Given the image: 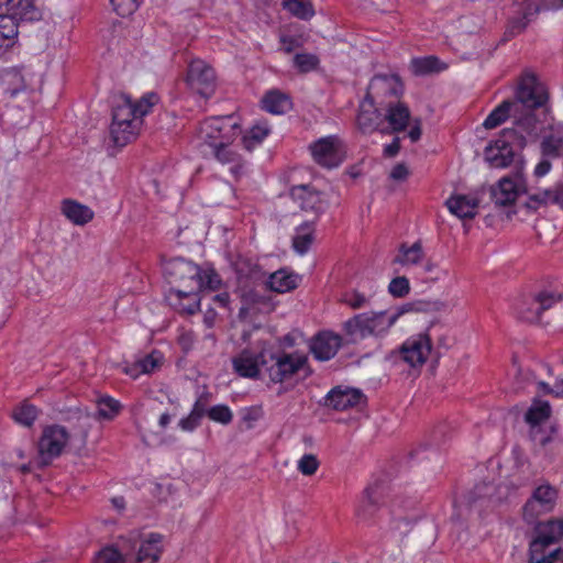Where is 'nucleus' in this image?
<instances>
[{
    "instance_id": "1",
    "label": "nucleus",
    "mask_w": 563,
    "mask_h": 563,
    "mask_svg": "<svg viewBox=\"0 0 563 563\" xmlns=\"http://www.w3.org/2000/svg\"><path fill=\"white\" fill-rule=\"evenodd\" d=\"M165 273L173 285L170 291H175L177 297L189 295L190 302L187 307L189 311L196 305L195 292L207 289L217 290L222 283L219 274L213 268L202 269L200 266L184 258L170 261L165 267Z\"/></svg>"
},
{
    "instance_id": "2",
    "label": "nucleus",
    "mask_w": 563,
    "mask_h": 563,
    "mask_svg": "<svg viewBox=\"0 0 563 563\" xmlns=\"http://www.w3.org/2000/svg\"><path fill=\"white\" fill-rule=\"evenodd\" d=\"M549 95L545 86L533 73L525 71L518 80L515 97L516 117L521 119L525 133L531 135L537 130L538 118L534 111L548 102Z\"/></svg>"
},
{
    "instance_id": "3",
    "label": "nucleus",
    "mask_w": 563,
    "mask_h": 563,
    "mask_svg": "<svg viewBox=\"0 0 563 563\" xmlns=\"http://www.w3.org/2000/svg\"><path fill=\"white\" fill-rule=\"evenodd\" d=\"M401 312L387 311L358 313L345 321L343 328L351 342L386 333Z\"/></svg>"
},
{
    "instance_id": "4",
    "label": "nucleus",
    "mask_w": 563,
    "mask_h": 563,
    "mask_svg": "<svg viewBox=\"0 0 563 563\" xmlns=\"http://www.w3.org/2000/svg\"><path fill=\"white\" fill-rule=\"evenodd\" d=\"M308 355L301 351L285 352L268 350L265 373L273 384H284L308 368Z\"/></svg>"
},
{
    "instance_id": "5",
    "label": "nucleus",
    "mask_w": 563,
    "mask_h": 563,
    "mask_svg": "<svg viewBox=\"0 0 563 563\" xmlns=\"http://www.w3.org/2000/svg\"><path fill=\"white\" fill-rule=\"evenodd\" d=\"M121 548L129 563H157L163 553V536L131 532L122 539Z\"/></svg>"
},
{
    "instance_id": "6",
    "label": "nucleus",
    "mask_w": 563,
    "mask_h": 563,
    "mask_svg": "<svg viewBox=\"0 0 563 563\" xmlns=\"http://www.w3.org/2000/svg\"><path fill=\"white\" fill-rule=\"evenodd\" d=\"M526 133H518L515 129H504L499 137L485 148L486 162L493 168L508 167L515 158L516 152L526 145Z\"/></svg>"
},
{
    "instance_id": "7",
    "label": "nucleus",
    "mask_w": 563,
    "mask_h": 563,
    "mask_svg": "<svg viewBox=\"0 0 563 563\" xmlns=\"http://www.w3.org/2000/svg\"><path fill=\"white\" fill-rule=\"evenodd\" d=\"M239 134L240 124L233 115L206 119L198 131L199 140L210 147L231 143Z\"/></svg>"
},
{
    "instance_id": "8",
    "label": "nucleus",
    "mask_w": 563,
    "mask_h": 563,
    "mask_svg": "<svg viewBox=\"0 0 563 563\" xmlns=\"http://www.w3.org/2000/svg\"><path fill=\"white\" fill-rule=\"evenodd\" d=\"M558 489L549 483H543L534 488L530 498L522 508L526 522L534 523L537 519L551 512L556 504Z\"/></svg>"
},
{
    "instance_id": "9",
    "label": "nucleus",
    "mask_w": 563,
    "mask_h": 563,
    "mask_svg": "<svg viewBox=\"0 0 563 563\" xmlns=\"http://www.w3.org/2000/svg\"><path fill=\"white\" fill-rule=\"evenodd\" d=\"M69 438L67 429L63 426L45 427L37 443L41 464L47 465L53 459L59 456L68 444Z\"/></svg>"
},
{
    "instance_id": "10",
    "label": "nucleus",
    "mask_w": 563,
    "mask_h": 563,
    "mask_svg": "<svg viewBox=\"0 0 563 563\" xmlns=\"http://www.w3.org/2000/svg\"><path fill=\"white\" fill-rule=\"evenodd\" d=\"M186 80L194 91L205 98L211 97L216 91L217 77L214 69L200 58H195L189 63Z\"/></svg>"
},
{
    "instance_id": "11",
    "label": "nucleus",
    "mask_w": 563,
    "mask_h": 563,
    "mask_svg": "<svg viewBox=\"0 0 563 563\" xmlns=\"http://www.w3.org/2000/svg\"><path fill=\"white\" fill-rule=\"evenodd\" d=\"M268 349L263 347L260 351L245 347L234 357H232V367L234 372L244 378L257 379L261 376L262 368L265 371Z\"/></svg>"
},
{
    "instance_id": "12",
    "label": "nucleus",
    "mask_w": 563,
    "mask_h": 563,
    "mask_svg": "<svg viewBox=\"0 0 563 563\" xmlns=\"http://www.w3.org/2000/svg\"><path fill=\"white\" fill-rule=\"evenodd\" d=\"M309 148L314 162L325 168L338 167L344 159L342 143L334 135L319 139Z\"/></svg>"
},
{
    "instance_id": "13",
    "label": "nucleus",
    "mask_w": 563,
    "mask_h": 563,
    "mask_svg": "<svg viewBox=\"0 0 563 563\" xmlns=\"http://www.w3.org/2000/svg\"><path fill=\"white\" fill-rule=\"evenodd\" d=\"M432 344L428 334L419 333L408 338L399 349L400 358L411 367L422 366L430 353Z\"/></svg>"
},
{
    "instance_id": "14",
    "label": "nucleus",
    "mask_w": 563,
    "mask_h": 563,
    "mask_svg": "<svg viewBox=\"0 0 563 563\" xmlns=\"http://www.w3.org/2000/svg\"><path fill=\"white\" fill-rule=\"evenodd\" d=\"M537 537L530 542V553L545 554V548L558 543L563 538V520L550 519L539 522L536 528Z\"/></svg>"
},
{
    "instance_id": "15",
    "label": "nucleus",
    "mask_w": 563,
    "mask_h": 563,
    "mask_svg": "<svg viewBox=\"0 0 563 563\" xmlns=\"http://www.w3.org/2000/svg\"><path fill=\"white\" fill-rule=\"evenodd\" d=\"M522 192H526V187L520 175L516 178L504 177L492 188V199L496 206L506 207L512 205Z\"/></svg>"
},
{
    "instance_id": "16",
    "label": "nucleus",
    "mask_w": 563,
    "mask_h": 563,
    "mask_svg": "<svg viewBox=\"0 0 563 563\" xmlns=\"http://www.w3.org/2000/svg\"><path fill=\"white\" fill-rule=\"evenodd\" d=\"M356 122L362 133L368 134L377 130L385 133V118L369 98L365 97L361 102Z\"/></svg>"
},
{
    "instance_id": "17",
    "label": "nucleus",
    "mask_w": 563,
    "mask_h": 563,
    "mask_svg": "<svg viewBox=\"0 0 563 563\" xmlns=\"http://www.w3.org/2000/svg\"><path fill=\"white\" fill-rule=\"evenodd\" d=\"M292 200L303 211H311L316 214L323 212L325 201L321 194L309 185L295 186L290 190Z\"/></svg>"
},
{
    "instance_id": "18",
    "label": "nucleus",
    "mask_w": 563,
    "mask_h": 563,
    "mask_svg": "<svg viewBox=\"0 0 563 563\" xmlns=\"http://www.w3.org/2000/svg\"><path fill=\"white\" fill-rule=\"evenodd\" d=\"M401 91L402 85L397 76L377 75L371 80L365 97L376 101L387 96L397 98Z\"/></svg>"
},
{
    "instance_id": "19",
    "label": "nucleus",
    "mask_w": 563,
    "mask_h": 563,
    "mask_svg": "<svg viewBox=\"0 0 563 563\" xmlns=\"http://www.w3.org/2000/svg\"><path fill=\"white\" fill-rule=\"evenodd\" d=\"M342 339L331 331L318 333L310 343V351L319 361L331 360L339 351Z\"/></svg>"
},
{
    "instance_id": "20",
    "label": "nucleus",
    "mask_w": 563,
    "mask_h": 563,
    "mask_svg": "<svg viewBox=\"0 0 563 563\" xmlns=\"http://www.w3.org/2000/svg\"><path fill=\"white\" fill-rule=\"evenodd\" d=\"M509 118L512 119L515 125L512 129L517 130L518 133H525V125L521 119L516 117L515 104L511 99L504 100L497 106L485 119L483 126L487 130L495 129Z\"/></svg>"
},
{
    "instance_id": "21",
    "label": "nucleus",
    "mask_w": 563,
    "mask_h": 563,
    "mask_svg": "<svg viewBox=\"0 0 563 563\" xmlns=\"http://www.w3.org/2000/svg\"><path fill=\"white\" fill-rule=\"evenodd\" d=\"M545 7V0H525L518 10L519 16L509 20L508 32L511 35L521 33L528 23Z\"/></svg>"
},
{
    "instance_id": "22",
    "label": "nucleus",
    "mask_w": 563,
    "mask_h": 563,
    "mask_svg": "<svg viewBox=\"0 0 563 563\" xmlns=\"http://www.w3.org/2000/svg\"><path fill=\"white\" fill-rule=\"evenodd\" d=\"M365 402V396L355 388H334L327 396V405L334 410H347Z\"/></svg>"
},
{
    "instance_id": "23",
    "label": "nucleus",
    "mask_w": 563,
    "mask_h": 563,
    "mask_svg": "<svg viewBox=\"0 0 563 563\" xmlns=\"http://www.w3.org/2000/svg\"><path fill=\"white\" fill-rule=\"evenodd\" d=\"M540 148L542 155L545 157H563V122H558L549 126V133L543 136Z\"/></svg>"
},
{
    "instance_id": "24",
    "label": "nucleus",
    "mask_w": 563,
    "mask_h": 563,
    "mask_svg": "<svg viewBox=\"0 0 563 563\" xmlns=\"http://www.w3.org/2000/svg\"><path fill=\"white\" fill-rule=\"evenodd\" d=\"M478 205V199L470 195H453L445 202L450 212L460 219H473Z\"/></svg>"
},
{
    "instance_id": "25",
    "label": "nucleus",
    "mask_w": 563,
    "mask_h": 563,
    "mask_svg": "<svg viewBox=\"0 0 563 563\" xmlns=\"http://www.w3.org/2000/svg\"><path fill=\"white\" fill-rule=\"evenodd\" d=\"M556 206L563 209V179L556 181L551 187L533 194L529 197L527 206L537 209L539 206Z\"/></svg>"
},
{
    "instance_id": "26",
    "label": "nucleus",
    "mask_w": 563,
    "mask_h": 563,
    "mask_svg": "<svg viewBox=\"0 0 563 563\" xmlns=\"http://www.w3.org/2000/svg\"><path fill=\"white\" fill-rule=\"evenodd\" d=\"M384 118L385 122L388 123V126L385 128V133L400 132L404 131L408 125L410 120V111L405 103L390 102L386 108Z\"/></svg>"
},
{
    "instance_id": "27",
    "label": "nucleus",
    "mask_w": 563,
    "mask_h": 563,
    "mask_svg": "<svg viewBox=\"0 0 563 563\" xmlns=\"http://www.w3.org/2000/svg\"><path fill=\"white\" fill-rule=\"evenodd\" d=\"M63 216L75 225H85L93 219L95 212L86 205L73 199H64L60 205Z\"/></svg>"
},
{
    "instance_id": "28",
    "label": "nucleus",
    "mask_w": 563,
    "mask_h": 563,
    "mask_svg": "<svg viewBox=\"0 0 563 563\" xmlns=\"http://www.w3.org/2000/svg\"><path fill=\"white\" fill-rule=\"evenodd\" d=\"M141 124V120H134V122H120L112 120L110 125V134L113 143L118 146H124L135 140L139 134Z\"/></svg>"
},
{
    "instance_id": "29",
    "label": "nucleus",
    "mask_w": 563,
    "mask_h": 563,
    "mask_svg": "<svg viewBox=\"0 0 563 563\" xmlns=\"http://www.w3.org/2000/svg\"><path fill=\"white\" fill-rule=\"evenodd\" d=\"M7 12L19 21H38L42 11L35 5L34 0H7Z\"/></svg>"
},
{
    "instance_id": "30",
    "label": "nucleus",
    "mask_w": 563,
    "mask_h": 563,
    "mask_svg": "<svg viewBox=\"0 0 563 563\" xmlns=\"http://www.w3.org/2000/svg\"><path fill=\"white\" fill-rule=\"evenodd\" d=\"M424 257L426 254L423 252L422 243L421 241H417L412 245L402 243L393 262L405 267L420 266L423 263Z\"/></svg>"
},
{
    "instance_id": "31",
    "label": "nucleus",
    "mask_w": 563,
    "mask_h": 563,
    "mask_svg": "<svg viewBox=\"0 0 563 563\" xmlns=\"http://www.w3.org/2000/svg\"><path fill=\"white\" fill-rule=\"evenodd\" d=\"M539 302L534 295L522 297L515 306L517 318L527 323L541 322L543 313L538 309Z\"/></svg>"
},
{
    "instance_id": "32",
    "label": "nucleus",
    "mask_w": 563,
    "mask_h": 563,
    "mask_svg": "<svg viewBox=\"0 0 563 563\" xmlns=\"http://www.w3.org/2000/svg\"><path fill=\"white\" fill-rule=\"evenodd\" d=\"M379 494L376 487H367L364 490L363 499L356 510V516L360 521L371 522L378 510Z\"/></svg>"
},
{
    "instance_id": "33",
    "label": "nucleus",
    "mask_w": 563,
    "mask_h": 563,
    "mask_svg": "<svg viewBox=\"0 0 563 563\" xmlns=\"http://www.w3.org/2000/svg\"><path fill=\"white\" fill-rule=\"evenodd\" d=\"M300 278L297 274L279 269L269 275L267 286L272 291L284 294L298 287Z\"/></svg>"
},
{
    "instance_id": "34",
    "label": "nucleus",
    "mask_w": 563,
    "mask_h": 563,
    "mask_svg": "<svg viewBox=\"0 0 563 563\" xmlns=\"http://www.w3.org/2000/svg\"><path fill=\"white\" fill-rule=\"evenodd\" d=\"M530 438L532 442L541 449H547L552 444L550 451L554 452L562 443V439L556 435V429L549 427L548 429L541 426H532L530 428Z\"/></svg>"
},
{
    "instance_id": "35",
    "label": "nucleus",
    "mask_w": 563,
    "mask_h": 563,
    "mask_svg": "<svg viewBox=\"0 0 563 563\" xmlns=\"http://www.w3.org/2000/svg\"><path fill=\"white\" fill-rule=\"evenodd\" d=\"M230 143H224V145L211 146L213 148L214 156L222 164H231V173L238 177L243 173L244 163L242 162L240 155L234 152L229 146Z\"/></svg>"
},
{
    "instance_id": "36",
    "label": "nucleus",
    "mask_w": 563,
    "mask_h": 563,
    "mask_svg": "<svg viewBox=\"0 0 563 563\" xmlns=\"http://www.w3.org/2000/svg\"><path fill=\"white\" fill-rule=\"evenodd\" d=\"M262 107L269 113L283 114L291 108V102L286 95L273 90L263 97Z\"/></svg>"
},
{
    "instance_id": "37",
    "label": "nucleus",
    "mask_w": 563,
    "mask_h": 563,
    "mask_svg": "<svg viewBox=\"0 0 563 563\" xmlns=\"http://www.w3.org/2000/svg\"><path fill=\"white\" fill-rule=\"evenodd\" d=\"M112 119L113 121L120 122H134V120H140L134 112L133 101L130 97L122 95L115 99L112 109Z\"/></svg>"
},
{
    "instance_id": "38",
    "label": "nucleus",
    "mask_w": 563,
    "mask_h": 563,
    "mask_svg": "<svg viewBox=\"0 0 563 563\" xmlns=\"http://www.w3.org/2000/svg\"><path fill=\"white\" fill-rule=\"evenodd\" d=\"M313 233L314 228L312 222H305L297 228L296 235L292 240V246L297 253L302 255L308 252L314 239Z\"/></svg>"
},
{
    "instance_id": "39",
    "label": "nucleus",
    "mask_w": 563,
    "mask_h": 563,
    "mask_svg": "<svg viewBox=\"0 0 563 563\" xmlns=\"http://www.w3.org/2000/svg\"><path fill=\"white\" fill-rule=\"evenodd\" d=\"M96 404V418L100 420H112L122 409L120 401L107 395L98 397Z\"/></svg>"
},
{
    "instance_id": "40",
    "label": "nucleus",
    "mask_w": 563,
    "mask_h": 563,
    "mask_svg": "<svg viewBox=\"0 0 563 563\" xmlns=\"http://www.w3.org/2000/svg\"><path fill=\"white\" fill-rule=\"evenodd\" d=\"M551 416V406L545 400L536 399L526 413V421L532 426H540Z\"/></svg>"
},
{
    "instance_id": "41",
    "label": "nucleus",
    "mask_w": 563,
    "mask_h": 563,
    "mask_svg": "<svg viewBox=\"0 0 563 563\" xmlns=\"http://www.w3.org/2000/svg\"><path fill=\"white\" fill-rule=\"evenodd\" d=\"M411 69L416 75H427L445 69V65L435 56H427L422 58H413L411 60Z\"/></svg>"
},
{
    "instance_id": "42",
    "label": "nucleus",
    "mask_w": 563,
    "mask_h": 563,
    "mask_svg": "<svg viewBox=\"0 0 563 563\" xmlns=\"http://www.w3.org/2000/svg\"><path fill=\"white\" fill-rule=\"evenodd\" d=\"M37 415V408L32 404L24 401L13 409L11 417L16 423L24 427H31L36 420Z\"/></svg>"
},
{
    "instance_id": "43",
    "label": "nucleus",
    "mask_w": 563,
    "mask_h": 563,
    "mask_svg": "<svg viewBox=\"0 0 563 563\" xmlns=\"http://www.w3.org/2000/svg\"><path fill=\"white\" fill-rule=\"evenodd\" d=\"M282 5L294 16L301 20H308L314 13L309 0H282Z\"/></svg>"
},
{
    "instance_id": "44",
    "label": "nucleus",
    "mask_w": 563,
    "mask_h": 563,
    "mask_svg": "<svg viewBox=\"0 0 563 563\" xmlns=\"http://www.w3.org/2000/svg\"><path fill=\"white\" fill-rule=\"evenodd\" d=\"M18 27V20L14 15L9 14L8 12L5 14H0V38L8 42L2 45L9 46L10 43L16 38L19 34Z\"/></svg>"
},
{
    "instance_id": "45",
    "label": "nucleus",
    "mask_w": 563,
    "mask_h": 563,
    "mask_svg": "<svg viewBox=\"0 0 563 563\" xmlns=\"http://www.w3.org/2000/svg\"><path fill=\"white\" fill-rule=\"evenodd\" d=\"M539 302L538 309L544 314L563 300V294L559 290L544 289L534 294Z\"/></svg>"
},
{
    "instance_id": "46",
    "label": "nucleus",
    "mask_w": 563,
    "mask_h": 563,
    "mask_svg": "<svg viewBox=\"0 0 563 563\" xmlns=\"http://www.w3.org/2000/svg\"><path fill=\"white\" fill-rule=\"evenodd\" d=\"M167 299L172 307L180 313L194 314L199 308V298L198 292H195V302L196 305L190 308V311L187 310L189 306V295H181L179 297L176 296L175 291H169Z\"/></svg>"
},
{
    "instance_id": "47",
    "label": "nucleus",
    "mask_w": 563,
    "mask_h": 563,
    "mask_svg": "<svg viewBox=\"0 0 563 563\" xmlns=\"http://www.w3.org/2000/svg\"><path fill=\"white\" fill-rule=\"evenodd\" d=\"M269 133L266 125H254L246 135L243 136L244 147L252 150L260 144Z\"/></svg>"
},
{
    "instance_id": "48",
    "label": "nucleus",
    "mask_w": 563,
    "mask_h": 563,
    "mask_svg": "<svg viewBox=\"0 0 563 563\" xmlns=\"http://www.w3.org/2000/svg\"><path fill=\"white\" fill-rule=\"evenodd\" d=\"M294 64L300 73H309L318 67L319 58L310 53L296 54Z\"/></svg>"
},
{
    "instance_id": "49",
    "label": "nucleus",
    "mask_w": 563,
    "mask_h": 563,
    "mask_svg": "<svg viewBox=\"0 0 563 563\" xmlns=\"http://www.w3.org/2000/svg\"><path fill=\"white\" fill-rule=\"evenodd\" d=\"M389 294L395 298H404L410 292V284L406 276L393 278L388 285Z\"/></svg>"
},
{
    "instance_id": "50",
    "label": "nucleus",
    "mask_w": 563,
    "mask_h": 563,
    "mask_svg": "<svg viewBox=\"0 0 563 563\" xmlns=\"http://www.w3.org/2000/svg\"><path fill=\"white\" fill-rule=\"evenodd\" d=\"M320 466V462L314 454H305L297 463V470L305 476H312Z\"/></svg>"
},
{
    "instance_id": "51",
    "label": "nucleus",
    "mask_w": 563,
    "mask_h": 563,
    "mask_svg": "<svg viewBox=\"0 0 563 563\" xmlns=\"http://www.w3.org/2000/svg\"><path fill=\"white\" fill-rule=\"evenodd\" d=\"M162 360L163 357L159 352H152L151 354L145 355L136 362L142 374H150L159 367Z\"/></svg>"
},
{
    "instance_id": "52",
    "label": "nucleus",
    "mask_w": 563,
    "mask_h": 563,
    "mask_svg": "<svg viewBox=\"0 0 563 563\" xmlns=\"http://www.w3.org/2000/svg\"><path fill=\"white\" fill-rule=\"evenodd\" d=\"M207 413L211 420L222 424H228L233 419L230 408L225 405L213 406L207 411Z\"/></svg>"
},
{
    "instance_id": "53",
    "label": "nucleus",
    "mask_w": 563,
    "mask_h": 563,
    "mask_svg": "<svg viewBox=\"0 0 563 563\" xmlns=\"http://www.w3.org/2000/svg\"><path fill=\"white\" fill-rule=\"evenodd\" d=\"M124 552L121 553L114 548H104L96 556V563H124Z\"/></svg>"
},
{
    "instance_id": "54",
    "label": "nucleus",
    "mask_w": 563,
    "mask_h": 563,
    "mask_svg": "<svg viewBox=\"0 0 563 563\" xmlns=\"http://www.w3.org/2000/svg\"><path fill=\"white\" fill-rule=\"evenodd\" d=\"M157 102V96L148 93L142 97L137 102H133L134 112L136 117L142 121V118L147 114L151 108Z\"/></svg>"
},
{
    "instance_id": "55",
    "label": "nucleus",
    "mask_w": 563,
    "mask_h": 563,
    "mask_svg": "<svg viewBox=\"0 0 563 563\" xmlns=\"http://www.w3.org/2000/svg\"><path fill=\"white\" fill-rule=\"evenodd\" d=\"M113 10L121 16L132 14L139 7V0H110Z\"/></svg>"
},
{
    "instance_id": "56",
    "label": "nucleus",
    "mask_w": 563,
    "mask_h": 563,
    "mask_svg": "<svg viewBox=\"0 0 563 563\" xmlns=\"http://www.w3.org/2000/svg\"><path fill=\"white\" fill-rule=\"evenodd\" d=\"M8 82L16 84L13 88H8V91L10 92L11 97H14L19 91L24 90L26 85L24 82V79L21 75V73L16 69H11L7 71L5 74Z\"/></svg>"
},
{
    "instance_id": "57",
    "label": "nucleus",
    "mask_w": 563,
    "mask_h": 563,
    "mask_svg": "<svg viewBox=\"0 0 563 563\" xmlns=\"http://www.w3.org/2000/svg\"><path fill=\"white\" fill-rule=\"evenodd\" d=\"M343 301L352 309H361L367 305L368 299L365 295L354 291L352 294L345 295Z\"/></svg>"
},
{
    "instance_id": "58",
    "label": "nucleus",
    "mask_w": 563,
    "mask_h": 563,
    "mask_svg": "<svg viewBox=\"0 0 563 563\" xmlns=\"http://www.w3.org/2000/svg\"><path fill=\"white\" fill-rule=\"evenodd\" d=\"M199 423L200 420L190 412L187 417L179 421V427L184 431H192L199 426Z\"/></svg>"
},
{
    "instance_id": "59",
    "label": "nucleus",
    "mask_w": 563,
    "mask_h": 563,
    "mask_svg": "<svg viewBox=\"0 0 563 563\" xmlns=\"http://www.w3.org/2000/svg\"><path fill=\"white\" fill-rule=\"evenodd\" d=\"M408 175L409 172L405 164H397L390 172V177L394 180H405Z\"/></svg>"
},
{
    "instance_id": "60",
    "label": "nucleus",
    "mask_w": 563,
    "mask_h": 563,
    "mask_svg": "<svg viewBox=\"0 0 563 563\" xmlns=\"http://www.w3.org/2000/svg\"><path fill=\"white\" fill-rule=\"evenodd\" d=\"M399 150H400V139L395 137L390 144L385 146L384 154L388 157H394L398 154Z\"/></svg>"
},
{
    "instance_id": "61",
    "label": "nucleus",
    "mask_w": 563,
    "mask_h": 563,
    "mask_svg": "<svg viewBox=\"0 0 563 563\" xmlns=\"http://www.w3.org/2000/svg\"><path fill=\"white\" fill-rule=\"evenodd\" d=\"M551 163L548 159H542L539 162L534 168V175L538 177H542L547 175L551 170Z\"/></svg>"
},
{
    "instance_id": "62",
    "label": "nucleus",
    "mask_w": 563,
    "mask_h": 563,
    "mask_svg": "<svg viewBox=\"0 0 563 563\" xmlns=\"http://www.w3.org/2000/svg\"><path fill=\"white\" fill-rule=\"evenodd\" d=\"M421 134V121L419 119H416L413 126L410 129L408 133V136L411 140V142H417L420 140Z\"/></svg>"
},
{
    "instance_id": "63",
    "label": "nucleus",
    "mask_w": 563,
    "mask_h": 563,
    "mask_svg": "<svg viewBox=\"0 0 563 563\" xmlns=\"http://www.w3.org/2000/svg\"><path fill=\"white\" fill-rule=\"evenodd\" d=\"M211 300L219 307L227 308L230 302V296L228 292L224 291V292L213 295L211 297Z\"/></svg>"
},
{
    "instance_id": "64",
    "label": "nucleus",
    "mask_w": 563,
    "mask_h": 563,
    "mask_svg": "<svg viewBox=\"0 0 563 563\" xmlns=\"http://www.w3.org/2000/svg\"><path fill=\"white\" fill-rule=\"evenodd\" d=\"M545 559L550 561V563H563V548H558L549 554H545Z\"/></svg>"
}]
</instances>
